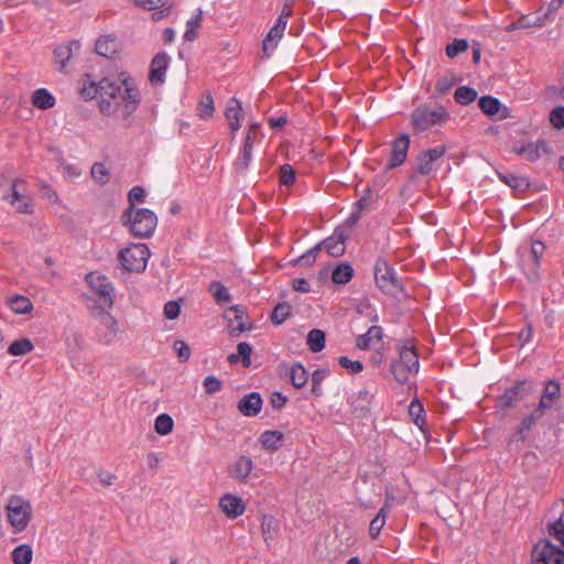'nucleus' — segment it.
I'll list each match as a JSON object with an SVG mask.
<instances>
[{
  "label": "nucleus",
  "mask_w": 564,
  "mask_h": 564,
  "mask_svg": "<svg viewBox=\"0 0 564 564\" xmlns=\"http://www.w3.org/2000/svg\"><path fill=\"white\" fill-rule=\"evenodd\" d=\"M84 99H96L99 111L117 121L127 122L141 104V93L129 78L99 82L86 79L80 88Z\"/></svg>",
  "instance_id": "1"
},
{
  "label": "nucleus",
  "mask_w": 564,
  "mask_h": 564,
  "mask_svg": "<svg viewBox=\"0 0 564 564\" xmlns=\"http://www.w3.org/2000/svg\"><path fill=\"white\" fill-rule=\"evenodd\" d=\"M123 224L137 238H150L158 226L156 215L148 208L130 206L122 216Z\"/></svg>",
  "instance_id": "2"
},
{
  "label": "nucleus",
  "mask_w": 564,
  "mask_h": 564,
  "mask_svg": "<svg viewBox=\"0 0 564 564\" xmlns=\"http://www.w3.org/2000/svg\"><path fill=\"white\" fill-rule=\"evenodd\" d=\"M419 368V356L414 347L406 345L399 348V358L390 366L394 379L400 383H406L411 376L417 373Z\"/></svg>",
  "instance_id": "3"
},
{
  "label": "nucleus",
  "mask_w": 564,
  "mask_h": 564,
  "mask_svg": "<svg viewBox=\"0 0 564 564\" xmlns=\"http://www.w3.org/2000/svg\"><path fill=\"white\" fill-rule=\"evenodd\" d=\"M6 511L9 523L17 532L25 530L33 514L30 500L18 495L8 499Z\"/></svg>",
  "instance_id": "4"
},
{
  "label": "nucleus",
  "mask_w": 564,
  "mask_h": 564,
  "mask_svg": "<svg viewBox=\"0 0 564 564\" xmlns=\"http://www.w3.org/2000/svg\"><path fill=\"white\" fill-rule=\"evenodd\" d=\"M151 251L145 243H131L120 250L118 259L128 272H143L147 269Z\"/></svg>",
  "instance_id": "5"
},
{
  "label": "nucleus",
  "mask_w": 564,
  "mask_h": 564,
  "mask_svg": "<svg viewBox=\"0 0 564 564\" xmlns=\"http://www.w3.org/2000/svg\"><path fill=\"white\" fill-rule=\"evenodd\" d=\"M3 199L20 214H32L34 210V200L26 189L24 180L14 178L11 181L10 187Z\"/></svg>",
  "instance_id": "6"
},
{
  "label": "nucleus",
  "mask_w": 564,
  "mask_h": 564,
  "mask_svg": "<svg viewBox=\"0 0 564 564\" xmlns=\"http://www.w3.org/2000/svg\"><path fill=\"white\" fill-rule=\"evenodd\" d=\"M446 118L447 115L442 108L421 107L412 112V124L417 131H425Z\"/></svg>",
  "instance_id": "7"
},
{
  "label": "nucleus",
  "mask_w": 564,
  "mask_h": 564,
  "mask_svg": "<svg viewBox=\"0 0 564 564\" xmlns=\"http://www.w3.org/2000/svg\"><path fill=\"white\" fill-rule=\"evenodd\" d=\"M375 279L379 289L394 294L400 289L393 268L384 259H378L375 264Z\"/></svg>",
  "instance_id": "8"
},
{
  "label": "nucleus",
  "mask_w": 564,
  "mask_h": 564,
  "mask_svg": "<svg viewBox=\"0 0 564 564\" xmlns=\"http://www.w3.org/2000/svg\"><path fill=\"white\" fill-rule=\"evenodd\" d=\"M512 151L529 162H536L549 154L551 149L544 139H538L536 141H518L513 144Z\"/></svg>",
  "instance_id": "9"
},
{
  "label": "nucleus",
  "mask_w": 564,
  "mask_h": 564,
  "mask_svg": "<svg viewBox=\"0 0 564 564\" xmlns=\"http://www.w3.org/2000/svg\"><path fill=\"white\" fill-rule=\"evenodd\" d=\"M532 564H564V551L547 541H540L532 550Z\"/></svg>",
  "instance_id": "10"
},
{
  "label": "nucleus",
  "mask_w": 564,
  "mask_h": 564,
  "mask_svg": "<svg viewBox=\"0 0 564 564\" xmlns=\"http://www.w3.org/2000/svg\"><path fill=\"white\" fill-rule=\"evenodd\" d=\"M259 128V123H251L248 128L241 154L235 163L236 170L240 173H245L252 161V149L258 139Z\"/></svg>",
  "instance_id": "11"
},
{
  "label": "nucleus",
  "mask_w": 564,
  "mask_h": 564,
  "mask_svg": "<svg viewBox=\"0 0 564 564\" xmlns=\"http://www.w3.org/2000/svg\"><path fill=\"white\" fill-rule=\"evenodd\" d=\"M99 341L104 345H112L119 338L120 327L118 321L109 313L100 315Z\"/></svg>",
  "instance_id": "12"
},
{
  "label": "nucleus",
  "mask_w": 564,
  "mask_h": 564,
  "mask_svg": "<svg viewBox=\"0 0 564 564\" xmlns=\"http://www.w3.org/2000/svg\"><path fill=\"white\" fill-rule=\"evenodd\" d=\"M86 281L91 290L101 296L105 302L112 303L113 288L107 276L97 272H90L86 275Z\"/></svg>",
  "instance_id": "13"
},
{
  "label": "nucleus",
  "mask_w": 564,
  "mask_h": 564,
  "mask_svg": "<svg viewBox=\"0 0 564 564\" xmlns=\"http://www.w3.org/2000/svg\"><path fill=\"white\" fill-rule=\"evenodd\" d=\"M254 464L248 456L241 455L228 468V475L232 479L246 484L253 470Z\"/></svg>",
  "instance_id": "14"
},
{
  "label": "nucleus",
  "mask_w": 564,
  "mask_h": 564,
  "mask_svg": "<svg viewBox=\"0 0 564 564\" xmlns=\"http://www.w3.org/2000/svg\"><path fill=\"white\" fill-rule=\"evenodd\" d=\"M170 64V56L166 53H158L150 65L149 80L152 85H160L165 79V72Z\"/></svg>",
  "instance_id": "15"
},
{
  "label": "nucleus",
  "mask_w": 564,
  "mask_h": 564,
  "mask_svg": "<svg viewBox=\"0 0 564 564\" xmlns=\"http://www.w3.org/2000/svg\"><path fill=\"white\" fill-rule=\"evenodd\" d=\"M219 508L230 519H236L246 511L243 500L231 494H226L219 499Z\"/></svg>",
  "instance_id": "16"
},
{
  "label": "nucleus",
  "mask_w": 564,
  "mask_h": 564,
  "mask_svg": "<svg viewBox=\"0 0 564 564\" xmlns=\"http://www.w3.org/2000/svg\"><path fill=\"white\" fill-rule=\"evenodd\" d=\"M64 343L66 355L72 364L74 365L76 361H79L84 346V338L82 334L77 330L69 329L65 334Z\"/></svg>",
  "instance_id": "17"
},
{
  "label": "nucleus",
  "mask_w": 564,
  "mask_h": 564,
  "mask_svg": "<svg viewBox=\"0 0 564 564\" xmlns=\"http://www.w3.org/2000/svg\"><path fill=\"white\" fill-rule=\"evenodd\" d=\"M545 252V245L542 241H533L530 247L520 248V257L523 263H527L532 270H535Z\"/></svg>",
  "instance_id": "18"
},
{
  "label": "nucleus",
  "mask_w": 564,
  "mask_h": 564,
  "mask_svg": "<svg viewBox=\"0 0 564 564\" xmlns=\"http://www.w3.org/2000/svg\"><path fill=\"white\" fill-rule=\"evenodd\" d=\"M225 117L228 126L232 132V135L241 128L243 115L241 102L232 97L227 101L225 108Z\"/></svg>",
  "instance_id": "19"
},
{
  "label": "nucleus",
  "mask_w": 564,
  "mask_h": 564,
  "mask_svg": "<svg viewBox=\"0 0 564 564\" xmlns=\"http://www.w3.org/2000/svg\"><path fill=\"white\" fill-rule=\"evenodd\" d=\"M410 145V137L405 133L393 140L391 145V160L389 167H397L404 163Z\"/></svg>",
  "instance_id": "20"
},
{
  "label": "nucleus",
  "mask_w": 564,
  "mask_h": 564,
  "mask_svg": "<svg viewBox=\"0 0 564 564\" xmlns=\"http://www.w3.org/2000/svg\"><path fill=\"white\" fill-rule=\"evenodd\" d=\"M445 153L443 147H436L422 152L417 158L416 170L421 174H430L434 169V162L441 159Z\"/></svg>",
  "instance_id": "21"
},
{
  "label": "nucleus",
  "mask_w": 564,
  "mask_h": 564,
  "mask_svg": "<svg viewBox=\"0 0 564 564\" xmlns=\"http://www.w3.org/2000/svg\"><path fill=\"white\" fill-rule=\"evenodd\" d=\"M262 398L258 392H251L239 400L238 411L245 416H256L262 409Z\"/></svg>",
  "instance_id": "22"
},
{
  "label": "nucleus",
  "mask_w": 564,
  "mask_h": 564,
  "mask_svg": "<svg viewBox=\"0 0 564 564\" xmlns=\"http://www.w3.org/2000/svg\"><path fill=\"white\" fill-rule=\"evenodd\" d=\"M560 384L555 381H547L545 383L543 393L538 404V410L542 413L553 408L554 402L560 398Z\"/></svg>",
  "instance_id": "23"
},
{
  "label": "nucleus",
  "mask_w": 564,
  "mask_h": 564,
  "mask_svg": "<svg viewBox=\"0 0 564 564\" xmlns=\"http://www.w3.org/2000/svg\"><path fill=\"white\" fill-rule=\"evenodd\" d=\"M135 7L141 9L152 11L155 9H161L159 12L153 14L155 20L162 19L171 13L172 4L169 3V0H131Z\"/></svg>",
  "instance_id": "24"
},
{
  "label": "nucleus",
  "mask_w": 564,
  "mask_h": 564,
  "mask_svg": "<svg viewBox=\"0 0 564 564\" xmlns=\"http://www.w3.org/2000/svg\"><path fill=\"white\" fill-rule=\"evenodd\" d=\"M533 386L529 381H522L505 392L501 401L505 406H512L532 390Z\"/></svg>",
  "instance_id": "25"
},
{
  "label": "nucleus",
  "mask_w": 564,
  "mask_h": 564,
  "mask_svg": "<svg viewBox=\"0 0 564 564\" xmlns=\"http://www.w3.org/2000/svg\"><path fill=\"white\" fill-rule=\"evenodd\" d=\"M286 28V22L283 20H276L274 25L270 29L267 37L263 41V51L271 53L278 46V43L282 39Z\"/></svg>",
  "instance_id": "26"
},
{
  "label": "nucleus",
  "mask_w": 564,
  "mask_h": 564,
  "mask_svg": "<svg viewBox=\"0 0 564 564\" xmlns=\"http://www.w3.org/2000/svg\"><path fill=\"white\" fill-rule=\"evenodd\" d=\"M6 305L14 313V314H30L33 311L32 301L21 294H14L6 300Z\"/></svg>",
  "instance_id": "27"
},
{
  "label": "nucleus",
  "mask_w": 564,
  "mask_h": 564,
  "mask_svg": "<svg viewBox=\"0 0 564 564\" xmlns=\"http://www.w3.org/2000/svg\"><path fill=\"white\" fill-rule=\"evenodd\" d=\"M345 240L346 237L341 232H336L319 245H322V248H324L332 257H340L345 252Z\"/></svg>",
  "instance_id": "28"
},
{
  "label": "nucleus",
  "mask_w": 564,
  "mask_h": 564,
  "mask_svg": "<svg viewBox=\"0 0 564 564\" xmlns=\"http://www.w3.org/2000/svg\"><path fill=\"white\" fill-rule=\"evenodd\" d=\"M32 105L41 110H47L55 106V97L46 89H35L31 96Z\"/></svg>",
  "instance_id": "29"
},
{
  "label": "nucleus",
  "mask_w": 564,
  "mask_h": 564,
  "mask_svg": "<svg viewBox=\"0 0 564 564\" xmlns=\"http://www.w3.org/2000/svg\"><path fill=\"white\" fill-rule=\"evenodd\" d=\"M283 441L284 435L280 431H264L259 437L261 446L268 451H278L281 448Z\"/></svg>",
  "instance_id": "30"
},
{
  "label": "nucleus",
  "mask_w": 564,
  "mask_h": 564,
  "mask_svg": "<svg viewBox=\"0 0 564 564\" xmlns=\"http://www.w3.org/2000/svg\"><path fill=\"white\" fill-rule=\"evenodd\" d=\"M499 180L514 191L524 192L529 187V181L525 176L509 172H498Z\"/></svg>",
  "instance_id": "31"
},
{
  "label": "nucleus",
  "mask_w": 564,
  "mask_h": 564,
  "mask_svg": "<svg viewBox=\"0 0 564 564\" xmlns=\"http://www.w3.org/2000/svg\"><path fill=\"white\" fill-rule=\"evenodd\" d=\"M80 48V43L78 41H73L66 45H59L54 51V56L56 62L59 64L61 70H63L66 66V63L70 59L74 51H78Z\"/></svg>",
  "instance_id": "32"
},
{
  "label": "nucleus",
  "mask_w": 564,
  "mask_h": 564,
  "mask_svg": "<svg viewBox=\"0 0 564 564\" xmlns=\"http://www.w3.org/2000/svg\"><path fill=\"white\" fill-rule=\"evenodd\" d=\"M117 48L118 42L112 35L100 36L95 45L96 53L105 57H111L117 52Z\"/></svg>",
  "instance_id": "33"
},
{
  "label": "nucleus",
  "mask_w": 564,
  "mask_h": 564,
  "mask_svg": "<svg viewBox=\"0 0 564 564\" xmlns=\"http://www.w3.org/2000/svg\"><path fill=\"white\" fill-rule=\"evenodd\" d=\"M390 510V506L384 503V506L379 510L377 516L371 520L369 525V534L372 539H377L380 531L386 524V520Z\"/></svg>",
  "instance_id": "34"
},
{
  "label": "nucleus",
  "mask_w": 564,
  "mask_h": 564,
  "mask_svg": "<svg viewBox=\"0 0 564 564\" xmlns=\"http://www.w3.org/2000/svg\"><path fill=\"white\" fill-rule=\"evenodd\" d=\"M203 12L197 10L195 14L186 22V30L184 32V40L192 42L197 37V32L202 26Z\"/></svg>",
  "instance_id": "35"
},
{
  "label": "nucleus",
  "mask_w": 564,
  "mask_h": 564,
  "mask_svg": "<svg viewBox=\"0 0 564 564\" xmlns=\"http://www.w3.org/2000/svg\"><path fill=\"white\" fill-rule=\"evenodd\" d=\"M252 347L248 343H239L237 345V354H232L228 357V360L234 364L241 358V362L245 367H249L251 364Z\"/></svg>",
  "instance_id": "36"
},
{
  "label": "nucleus",
  "mask_w": 564,
  "mask_h": 564,
  "mask_svg": "<svg viewBox=\"0 0 564 564\" xmlns=\"http://www.w3.org/2000/svg\"><path fill=\"white\" fill-rule=\"evenodd\" d=\"M352 275V267L349 263H341L334 269L332 280L336 284H346L351 280Z\"/></svg>",
  "instance_id": "37"
},
{
  "label": "nucleus",
  "mask_w": 564,
  "mask_h": 564,
  "mask_svg": "<svg viewBox=\"0 0 564 564\" xmlns=\"http://www.w3.org/2000/svg\"><path fill=\"white\" fill-rule=\"evenodd\" d=\"M209 292L212 293L215 302L218 305H225L231 301V295L228 289L223 285L220 282H213L209 285Z\"/></svg>",
  "instance_id": "38"
},
{
  "label": "nucleus",
  "mask_w": 564,
  "mask_h": 564,
  "mask_svg": "<svg viewBox=\"0 0 564 564\" xmlns=\"http://www.w3.org/2000/svg\"><path fill=\"white\" fill-rule=\"evenodd\" d=\"M290 379L295 388H302L306 384L308 375L301 364H294L290 368Z\"/></svg>",
  "instance_id": "39"
},
{
  "label": "nucleus",
  "mask_w": 564,
  "mask_h": 564,
  "mask_svg": "<svg viewBox=\"0 0 564 564\" xmlns=\"http://www.w3.org/2000/svg\"><path fill=\"white\" fill-rule=\"evenodd\" d=\"M382 329L378 326H371L368 332L357 338V347L359 349H368L373 339L380 340Z\"/></svg>",
  "instance_id": "40"
},
{
  "label": "nucleus",
  "mask_w": 564,
  "mask_h": 564,
  "mask_svg": "<svg viewBox=\"0 0 564 564\" xmlns=\"http://www.w3.org/2000/svg\"><path fill=\"white\" fill-rule=\"evenodd\" d=\"M33 557V551L30 545L21 544L12 552V561L14 564H30Z\"/></svg>",
  "instance_id": "41"
},
{
  "label": "nucleus",
  "mask_w": 564,
  "mask_h": 564,
  "mask_svg": "<svg viewBox=\"0 0 564 564\" xmlns=\"http://www.w3.org/2000/svg\"><path fill=\"white\" fill-rule=\"evenodd\" d=\"M34 346L28 338L14 340L8 348V354L11 356H24L33 350Z\"/></svg>",
  "instance_id": "42"
},
{
  "label": "nucleus",
  "mask_w": 564,
  "mask_h": 564,
  "mask_svg": "<svg viewBox=\"0 0 564 564\" xmlns=\"http://www.w3.org/2000/svg\"><path fill=\"white\" fill-rule=\"evenodd\" d=\"M307 345L314 352H318L325 347V334L321 329H312L307 335Z\"/></svg>",
  "instance_id": "43"
},
{
  "label": "nucleus",
  "mask_w": 564,
  "mask_h": 564,
  "mask_svg": "<svg viewBox=\"0 0 564 564\" xmlns=\"http://www.w3.org/2000/svg\"><path fill=\"white\" fill-rule=\"evenodd\" d=\"M262 536L265 542L273 540L278 533V523L271 516H264L261 522Z\"/></svg>",
  "instance_id": "44"
},
{
  "label": "nucleus",
  "mask_w": 564,
  "mask_h": 564,
  "mask_svg": "<svg viewBox=\"0 0 564 564\" xmlns=\"http://www.w3.org/2000/svg\"><path fill=\"white\" fill-rule=\"evenodd\" d=\"M409 414L412 417L415 425L420 429L423 427L425 423V411L423 404L419 400H412L409 405Z\"/></svg>",
  "instance_id": "45"
},
{
  "label": "nucleus",
  "mask_w": 564,
  "mask_h": 564,
  "mask_svg": "<svg viewBox=\"0 0 564 564\" xmlns=\"http://www.w3.org/2000/svg\"><path fill=\"white\" fill-rule=\"evenodd\" d=\"M174 422L169 414L162 413L156 416L154 430L160 435H167L172 432Z\"/></svg>",
  "instance_id": "46"
},
{
  "label": "nucleus",
  "mask_w": 564,
  "mask_h": 564,
  "mask_svg": "<svg viewBox=\"0 0 564 564\" xmlns=\"http://www.w3.org/2000/svg\"><path fill=\"white\" fill-rule=\"evenodd\" d=\"M454 98L460 105H468L477 98V91L474 88L462 86L455 90Z\"/></svg>",
  "instance_id": "47"
},
{
  "label": "nucleus",
  "mask_w": 564,
  "mask_h": 564,
  "mask_svg": "<svg viewBox=\"0 0 564 564\" xmlns=\"http://www.w3.org/2000/svg\"><path fill=\"white\" fill-rule=\"evenodd\" d=\"M479 108L488 116L498 113L500 109V101L491 96L481 97L478 101Z\"/></svg>",
  "instance_id": "48"
},
{
  "label": "nucleus",
  "mask_w": 564,
  "mask_h": 564,
  "mask_svg": "<svg viewBox=\"0 0 564 564\" xmlns=\"http://www.w3.org/2000/svg\"><path fill=\"white\" fill-rule=\"evenodd\" d=\"M291 315V306L288 303L278 304L272 314L271 321L273 324H282Z\"/></svg>",
  "instance_id": "49"
},
{
  "label": "nucleus",
  "mask_w": 564,
  "mask_h": 564,
  "mask_svg": "<svg viewBox=\"0 0 564 564\" xmlns=\"http://www.w3.org/2000/svg\"><path fill=\"white\" fill-rule=\"evenodd\" d=\"M214 110H215V108H214L213 97L210 95H205L202 98L199 106L197 108L198 116L202 119H208V118L213 117Z\"/></svg>",
  "instance_id": "50"
},
{
  "label": "nucleus",
  "mask_w": 564,
  "mask_h": 564,
  "mask_svg": "<svg viewBox=\"0 0 564 564\" xmlns=\"http://www.w3.org/2000/svg\"><path fill=\"white\" fill-rule=\"evenodd\" d=\"M322 249V245H316L315 247L307 250L305 253H303L301 257H299L295 260V264L302 265V267H310L312 265L317 258V254L319 250Z\"/></svg>",
  "instance_id": "51"
},
{
  "label": "nucleus",
  "mask_w": 564,
  "mask_h": 564,
  "mask_svg": "<svg viewBox=\"0 0 564 564\" xmlns=\"http://www.w3.org/2000/svg\"><path fill=\"white\" fill-rule=\"evenodd\" d=\"M468 42L465 39H455L453 43L446 46V55L449 58L456 57L458 54L467 51Z\"/></svg>",
  "instance_id": "52"
},
{
  "label": "nucleus",
  "mask_w": 564,
  "mask_h": 564,
  "mask_svg": "<svg viewBox=\"0 0 564 564\" xmlns=\"http://www.w3.org/2000/svg\"><path fill=\"white\" fill-rule=\"evenodd\" d=\"M90 173L91 177L99 184H106L109 180V172L102 163H95Z\"/></svg>",
  "instance_id": "53"
},
{
  "label": "nucleus",
  "mask_w": 564,
  "mask_h": 564,
  "mask_svg": "<svg viewBox=\"0 0 564 564\" xmlns=\"http://www.w3.org/2000/svg\"><path fill=\"white\" fill-rule=\"evenodd\" d=\"M327 376V371L317 369L312 375V393L316 397L322 395V382Z\"/></svg>",
  "instance_id": "54"
},
{
  "label": "nucleus",
  "mask_w": 564,
  "mask_h": 564,
  "mask_svg": "<svg viewBox=\"0 0 564 564\" xmlns=\"http://www.w3.org/2000/svg\"><path fill=\"white\" fill-rule=\"evenodd\" d=\"M550 122L554 129L564 128V106L555 107L550 113Z\"/></svg>",
  "instance_id": "55"
},
{
  "label": "nucleus",
  "mask_w": 564,
  "mask_h": 564,
  "mask_svg": "<svg viewBox=\"0 0 564 564\" xmlns=\"http://www.w3.org/2000/svg\"><path fill=\"white\" fill-rule=\"evenodd\" d=\"M295 181V171L290 164H284L280 167V183L289 186Z\"/></svg>",
  "instance_id": "56"
},
{
  "label": "nucleus",
  "mask_w": 564,
  "mask_h": 564,
  "mask_svg": "<svg viewBox=\"0 0 564 564\" xmlns=\"http://www.w3.org/2000/svg\"><path fill=\"white\" fill-rule=\"evenodd\" d=\"M338 364L351 373H358V372L362 371V369H364V365L360 361L351 360L346 356L339 357Z\"/></svg>",
  "instance_id": "57"
},
{
  "label": "nucleus",
  "mask_w": 564,
  "mask_h": 564,
  "mask_svg": "<svg viewBox=\"0 0 564 564\" xmlns=\"http://www.w3.org/2000/svg\"><path fill=\"white\" fill-rule=\"evenodd\" d=\"M203 383L208 394H214L223 389V382L215 376H207Z\"/></svg>",
  "instance_id": "58"
},
{
  "label": "nucleus",
  "mask_w": 564,
  "mask_h": 564,
  "mask_svg": "<svg viewBox=\"0 0 564 564\" xmlns=\"http://www.w3.org/2000/svg\"><path fill=\"white\" fill-rule=\"evenodd\" d=\"M173 349L177 354L181 361H187L189 359L191 348L185 341L175 340Z\"/></svg>",
  "instance_id": "59"
},
{
  "label": "nucleus",
  "mask_w": 564,
  "mask_h": 564,
  "mask_svg": "<svg viewBox=\"0 0 564 564\" xmlns=\"http://www.w3.org/2000/svg\"><path fill=\"white\" fill-rule=\"evenodd\" d=\"M145 197V191L141 186H134L128 194V200L130 206H134L135 203H142Z\"/></svg>",
  "instance_id": "60"
},
{
  "label": "nucleus",
  "mask_w": 564,
  "mask_h": 564,
  "mask_svg": "<svg viewBox=\"0 0 564 564\" xmlns=\"http://www.w3.org/2000/svg\"><path fill=\"white\" fill-rule=\"evenodd\" d=\"M543 416V413L540 412L538 409L532 412L529 416H527L521 425H520V432L528 431L532 427V425L535 424L536 421H539Z\"/></svg>",
  "instance_id": "61"
},
{
  "label": "nucleus",
  "mask_w": 564,
  "mask_h": 564,
  "mask_svg": "<svg viewBox=\"0 0 564 564\" xmlns=\"http://www.w3.org/2000/svg\"><path fill=\"white\" fill-rule=\"evenodd\" d=\"M63 172L68 176L70 181L76 180L82 175V169L78 165L62 162Z\"/></svg>",
  "instance_id": "62"
},
{
  "label": "nucleus",
  "mask_w": 564,
  "mask_h": 564,
  "mask_svg": "<svg viewBox=\"0 0 564 564\" xmlns=\"http://www.w3.org/2000/svg\"><path fill=\"white\" fill-rule=\"evenodd\" d=\"M180 314V305L175 301H170L164 305V315L169 319H174Z\"/></svg>",
  "instance_id": "63"
},
{
  "label": "nucleus",
  "mask_w": 564,
  "mask_h": 564,
  "mask_svg": "<svg viewBox=\"0 0 564 564\" xmlns=\"http://www.w3.org/2000/svg\"><path fill=\"white\" fill-rule=\"evenodd\" d=\"M554 536L564 545V517L552 525Z\"/></svg>",
  "instance_id": "64"
}]
</instances>
